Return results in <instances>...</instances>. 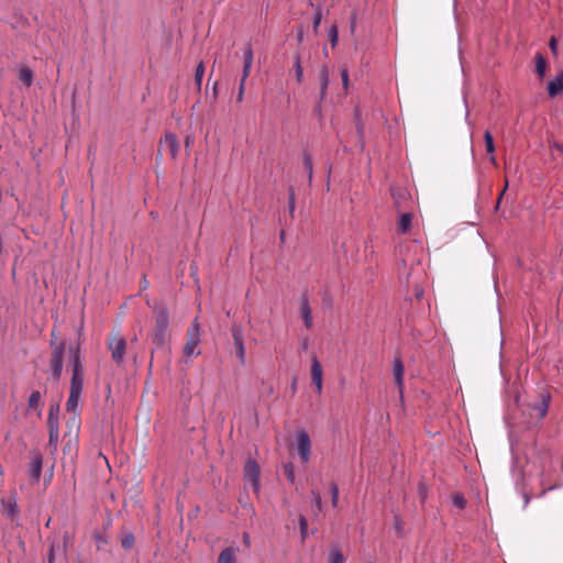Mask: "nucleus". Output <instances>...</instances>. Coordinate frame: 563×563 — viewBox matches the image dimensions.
I'll return each mask as SVG.
<instances>
[{
    "instance_id": "obj_1",
    "label": "nucleus",
    "mask_w": 563,
    "mask_h": 563,
    "mask_svg": "<svg viewBox=\"0 0 563 563\" xmlns=\"http://www.w3.org/2000/svg\"><path fill=\"white\" fill-rule=\"evenodd\" d=\"M154 323L152 340L157 346H163L167 340L169 324V312L164 305L154 307Z\"/></svg>"
},
{
    "instance_id": "obj_2",
    "label": "nucleus",
    "mask_w": 563,
    "mask_h": 563,
    "mask_svg": "<svg viewBox=\"0 0 563 563\" xmlns=\"http://www.w3.org/2000/svg\"><path fill=\"white\" fill-rule=\"evenodd\" d=\"M69 352L71 353L73 362L69 391L81 394L84 388L85 373L82 364L80 362L79 344H77L76 346H69Z\"/></svg>"
},
{
    "instance_id": "obj_3",
    "label": "nucleus",
    "mask_w": 563,
    "mask_h": 563,
    "mask_svg": "<svg viewBox=\"0 0 563 563\" xmlns=\"http://www.w3.org/2000/svg\"><path fill=\"white\" fill-rule=\"evenodd\" d=\"M108 349L111 352V358L113 362L121 365L126 352V341L118 330L110 332L108 338Z\"/></svg>"
},
{
    "instance_id": "obj_4",
    "label": "nucleus",
    "mask_w": 563,
    "mask_h": 563,
    "mask_svg": "<svg viewBox=\"0 0 563 563\" xmlns=\"http://www.w3.org/2000/svg\"><path fill=\"white\" fill-rule=\"evenodd\" d=\"M200 343V327L197 318L192 321V323L187 329V341L184 346V355L191 357L198 356L201 352L198 350V345Z\"/></svg>"
},
{
    "instance_id": "obj_5",
    "label": "nucleus",
    "mask_w": 563,
    "mask_h": 563,
    "mask_svg": "<svg viewBox=\"0 0 563 563\" xmlns=\"http://www.w3.org/2000/svg\"><path fill=\"white\" fill-rule=\"evenodd\" d=\"M53 345V351L51 355L49 366L52 371V375L55 379H59L63 372V358L65 352V343L60 342L58 344Z\"/></svg>"
},
{
    "instance_id": "obj_6",
    "label": "nucleus",
    "mask_w": 563,
    "mask_h": 563,
    "mask_svg": "<svg viewBox=\"0 0 563 563\" xmlns=\"http://www.w3.org/2000/svg\"><path fill=\"white\" fill-rule=\"evenodd\" d=\"M261 470L254 460H247L244 465V479L250 482L255 494L260 493Z\"/></svg>"
},
{
    "instance_id": "obj_7",
    "label": "nucleus",
    "mask_w": 563,
    "mask_h": 563,
    "mask_svg": "<svg viewBox=\"0 0 563 563\" xmlns=\"http://www.w3.org/2000/svg\"><path fill=\"white\" fill-rule=\"evenodd\" d=\"M297 451L302 463H308L311 455V441L307 431L300 430L297 433Z\"/></svg>"
},
{
    "instance_id": "obj_8",
    "label": "nucleus",
    "mask_w": 563,
    "mask_h": 563,
    "mask_svg": "<svg viewBox=\"0 0 563 563\" xmlns=\"http://www.w3.org/2000/svg\"><path fill=\"white\" fill-rule=\"evenodd\" d=\"M178 151L179 143L177 136L174 133H167L159 143V153L165 152L169 154L172 158H176Z\"/></svg>"
},
{
    "instance_id": "obj_9",
    "label": "nucleus",
    "mask_w": 563,
    "mask_h": 563,
    "mask_svg": "<svg viewBox=\"0 0 563 563\" xmlns=\"http://www.w3.org/2000/svg\"><path fill=\"white\" fill-rule=\"evenodd\" d=\"M43 466V456L40 452H33L29 465V475L33 482L37 483L41 477Z\"/></svg>"
},
{
    "instance_id": "obj_10",
    "label": "nucleus",
    "mask_w": 563,
    "mask_h": 563,
    "mask_svg": "<svg viewBox=\"0 0 563 563\" xmlns=\"http://www.w3.org/2000/svg\"><path fill=\"white\" fill-rule=\"evenodd\" d=\"M310 374H311L312 384L314 385L317 393L321 394V391H322V366L316 356H313L311 360Z\"/></svg>"
},
{
    "instance_id": "obj_11",
    "label": "nucleus",
    "mask_w": 563,
    "mask_h": 563,
    "mask_svg": "<svg viewBox=\"0 0 563 563\" xmlns=\"http://www.w3.org/2000/svg\"><path fill=\"white\" fill-rule=\"evenodd\" d=\"M393 372H394L395 383H396V385L398 386V389H399V395H400V397H402L405 367H404L402 361L399 357H396L394 360V369H393Z\"/></svg>"
},
{
    "instance_id": "obj_12",
    "label": "nucleus",
    "mask_w": 563,
    "mask_h": 563,
    "mask_svg": "<svg viewBox=\"0 0 563 563\" xmlns=\"http://www.w3.org/2000/svg\"><path fill=\"white\" fill-rule=\"evenodd\" d=\"M300 316L307 329L312 328V312L307 296H302L300 300Z\"/></svg>"
},
{
    "instance_id": "obj_13",
    "label": "nucleus",
    "mask_w": 563,
    "mask_h": 563,
    "mask_svg": "<svg viewBox=\"0 0 563 563\" xmlns=\"http://www.w3.org/2000/svg\"><path fill=\"white\" fill-rule=\"evenodd\" d=\"M563 92V74L558 75L554 79L550 80L548 84V93L551 97H555L556 95Z\"/></svg>"
},
{
    "instance_id": "obj_14",
    "label": "nucleus",
    "mask_w": 563,
    "mask_h": 563,
    "mask_svg": "<svg viewBox=\"0 0 563 563\" xmlns=\"http://www.w3.org/2000/svg\"><path fill=\"white\" fill-rule=\"evenodd\" d=\"M19 80L26 87H31L34 79V73L29 66H21L18 74Z\"/></svg>"
},
{
    "instance_id": "obj_15",
    "label": "nucleus",
    "mask_w": 563,
    "mask_h": 563,
    "mask_svg": "<svg viewBox=\"0 0 563 563\" xmlns=\"http://www.w3.org/2000/svg\"><path fill=\"white\" fill-rule=\"evenodd\" d=\"M549 400H550L549 396H543L542 400L539 404L533 406L532 415L539 419L543 418L547 415L548 409H549Z\"/></svg>"
},
{
    "instance_id": "obj_16",
    "label": "nucleus",
    "mask_w": 563,
    "mask_h": 563,
    "mask_svg": "<svg viewBox=\"0 0 563 563\" xmlns=\"http://www.w3.org/2000/svg\"><path fill=\"white\" fill-rule=\"evenodd\" d=\"M236 550L232 547L222 550L218 556V563H236Z\"/></svg>"
},
{
    "instance_id": "obj_17",
    "label": "nucleus",
    "mask_w": 563,
    "mask_h": 563,
    "mask_svg": "<svg viewBox=\"0 0 563 563\" xmlns=\"http://www.w3.org/2000/svg\"><path fill=\"white\" fill-rule=\"evenodd\" d=\"M41 401H42L41 393L38 390L32 391L30 395V398H29L27 407H29V409L37 410L38 416L42 415Z\"/></svg>"
},
{
    "instance_id": "obj_18",
    "label": "nucleus",
    "mask_w": 563,
    "mask_h": 563,
    "mask_svg": "<svg viewBox=\"0 0 563 563\" xmlns=\"http://www.w3.org/2000/svg\"><path fill=\"white\" fill-rule=\"evenodd\" d=\"M319 80L321 86L320 97L324 98L329 85V70L327 66H322L319 70Z\"/></svg>"
},
{
    "instance_id": "obj_19",
    "label": "nucleus",
    "mask_w": 563,
    "mask_h": 563,
    "mask_svg": "<svg viewBox=\"0 0 563 563\" xmlns=\"http://www.w3.org/2000/svg\"><path fill=\"white\" fill-rule=\"evenodd\" d=\"M80 395L81 394L69 391L66 402V410L68 413H77Z\"/></svg>"
},
{
    "instance_id": "obj_20",
    "label": "nucleus",
    "mask_w": 563,
    "mask_h": 563,
    "mask_svg": "<svg viewBox=\"0 0 563 563\" xmlns=\"http://www.w3.org/2000/svg\"><path fill=\"white\" fill-rule=\"evenodd\" d=\"M411 213H402L398 221L397 230L399 233H407L411 228Z\"/></svg>"
},
{
    "instance_id": "obj_21",
    "label": "nucleus",
    "mask_w": 563,
    "mask_h": 563,
    "mask_svg": "<svg viewBox=\"0 0 563 563\" xmlns=\"http://www.w3.org/2000/svg\"><path fill=\"white\" fill-rule=\"evenodd\" d=\"M547 66L548 64L545 58L541 53H538L536 55V71L541 78L545 75Z\"/></svg>"
},
{
    "instance_id": "obj_22",
    "label": "nucleus",
    "mask_w": 563,
    "mask_h": 563,
    "mask_svg": "<svg viewBox=\"0 0 563 563\" xmlns=\"http://www.w3.org/2000/svg\"><path fill=\"white\" fill-rule=\"evenodd\" d=\"M231 333L235 345L244 344L243 329L240 325L233 324L231 328Z\"/></svg>"
},
{
    "instance_id": "obj_23",
    "label": "nucleus",
    "mask_w": 563,
    "mask_h": 563,
    "mask_svg": "<svg viewBox=\"0 0 563 563\" xmlns=\"http://www.w3.org/2000/svg\"><path fill=\"white\" fill-rule=\"evenodd\" d=\"M303 167L308 173V180L311 183L313 174L312 157L308 152H303Z\"/></svg>"
},
{
    "instance_id": "obj_24",
    "label": "nucleus",
    "mask_w": 563,
    "mask_h": 563,
    "mask_svg": "<svg viewBox=\"0 0 563 563\" xmlns=\"http://www.w3.org/2000/svg\"><path fill=\"white\" fill-rule=\"evenodd\" d=\"M2 511L7 514L8 517H14L16 514V505L12 500H2Z\"/></svg>"
},
{
    "instance_id": "obj_25",
    "label": "nucleus",
    "mask_w": 563,
    "mask_h": 563,
    "mask_svg": "<svg viewBox=\"0 0 563 563\" xmlns=\"http://www.w3.org/2000/svg\"><path fill=\"white\" fill-rule=\"evenodd\" d=\"M203 75H205V66L202 63H199L196 68V71H195V81H196L198 91H200V89H201V81H202Z\"/></svg>"
},
{
    "instance_id": "obj_26",
    "label": "nucleus",
    "mask_w": 563,
    "mask_h": 563,
    "mask_svg": "<svg viewBox=\"0 0 563 563\" xmlns=\"http://www.w3.org/2000/svg\"><path fill=\"white\" fill-rule=\"evenodd\" d=\"M329 563H344V556L339 549L333 548L330 551Z\"/></svg>"
},
{
    "instance_id": "obj_27",
    "label": "nucleus",
    "mask_w": 563,
    "mask_h": 563,
    "mask_svg": "<svg viewBox=\"0 0 563 563\" xmlns=\"http://www.w3.org/2000/svg\"><path fill=\"white\" fill-rule=\"evenodd\" d=\"M484 141H485L486 152L488 154H494V152H495V144H494L493 135H492V133L489 131H486L484 133Z\"/></svg>"
},
{
    "instance_id": "obj_28",
    "label": "nucleus",
    "mask_w": 563,
    "mask_h": 563,
    "mask_svg": "<svg viewBox=\"0 0 563 563\" xmlns=\"http://www.w3.org/2000/svg\"><path fill=\"white\" fill-rule=\"evenodd\" d=\"M252 65L253 64V48L252 45L249 43L245 45L244 52H243V65Z\"/></svg>"
},
{
    "instance_id": "obj_29",
    "label": "nucleus",
    "mask_w": 563,
    "mask_h": 563,
    "mask_svg": "<svg viewBox=\"0 0 563 563\" xmlns=\"http://www.w3.org/2000/svg\"><path fill=\"white\" fill-rule=\"evenodd\" d=\"M58 435H59V429H48V445L53 446L54 450L57 448L58 442Z\"/></svg>"
},
{
    "instance_id": "obj_30",
    "label": "nucleus",
    "mask_w": 563,
    "mask_h": 563,
    "mask_svg": "<svg viewBox=\"0 0 563 563\" xmlns=\"http://www.w3.org/2000/svg\"><path fill=\"white\" fill-rule=\"evenodd\" d=\"M321 20H322L321 7L317 5L316 7V13H314V16H313V32H314V34H318Z\"/></svg>"
},
{
    "instance_id": "obj_31",
    "label": "nucleus",
    "mask_w": 563,
    "mask_h": 563,
    "mask_svg": "<svg viewBox=\"0 0 563 563\" xmlns=\"http://www.w3.org/2000/svg\"><path fill=\"white\" fill-rule=\"evenodd\" d=\"M294 68H295L297 81L301 82L302 81V76H303V70H302V67H301V64H300V58H299L298 55H296V57H295Z\"/></svg>"
},
{
    "instance_id": "obj_32",
    "label": "nucleus",
    "mask_w": 563,
    "mask_h": 563,
    "mask_svg": "<svg viewBox=\"0 0 563 563\" xmlns=\"http://www.w3.org/2000/svg\"><path fill=\"white\" fill-rule=\"evenodd\" d=\"M330 488H331V504L334 508H336L338 503H339V487L335 483H331Z\"/></svg>"
},
{
    "instance_id": "obj_33",
    "label": "nucleus",
    "mask_w": 563,
    "mask_h": 563,
    "mask_svg": "<svg viewBox=\"0 0 563 563\" xmlns=\"http://www.w3.org/2000/svg\"><path fill=\"white\" fill-rule=\"evenodd\" d=\"M452 503L456 508L463 509L466 505V499L461 494H455L452 497Z\"/></svg>"
},
{
    "instance_id": "obj_34",
    "label": "nucleus",
    "mask_w": 563,
    "mask_h": 563,
    "mask_svg": "<svg viewBox=\"0 0 563 563\" xmlns=\"http://www.w3.org/2000/svg\"><path fill=\"white\" fill-rule=\"evenodd\" d=\"M284 473L290 483L295 482V470L291 463L284 465Z\"/></svg>"
},
{
    "instance_id": "obj_35",
    "label": "nucleus",
    "mask_w": 563,
    "mask_h": 563,
    "mask_svg": "<svg viewBox=\"0 0 563 563\" xmlns=\"http://www.w3.org/2000/svg\"><path fill=\"white\" fill-rule=\"evenodd\" d=\"M235 354L242 365L245 364V345H235Z\"/></svg>"
},
{
    "instance_id": "obj_36",
    "label": "nucleus",
    "mask_w": 563,
    "mask_h": 563,
    "mask_svg": "<svg viewBox=\"0 0 563 563\" xmlns=\"http://www.w3.org/2000/svg\"><path fill=\"white\" fill-rule=\"evenodd\" d=\"M71 416L69 417L68 421H67V427L68 428H75V429H78L79 428V423H80V418L78 416V413H70Z\"/></svg>"
},
{
    "instance_id": "obj_37",
    "label": "nucleus",
    "mask_w": 563,
    "mask_h": 563,
    "mask_svg": "<svg viewBox=\"0 0 563 563\" xmlns=\"http://www.w3.org/2000/svg\"><path fill=\"white\" fill-rule=\"evenodd\" d=\"M134 544V537L132 534H126L121 540V545L125 550H130Z\"/></svg>"
},
{
    "instance_id": "obj_38",
    "label": "nucleus",
    "mask_w": 563,
    "mask_h": 563,
    "mask_svg": "<svg viewBox=\"0 0 563 563\" xmlns=\"http://www.w3.org/2000/svg\"><path fill=\"white\" fill-rule=\"evenodd\" d=\"M299 526H300L301 538L306 539L307 533H308V522L303 516L299 517Z\"/></svg>"
},
{
    "instance_id": "obj_39",
    "label": "nucleus",
    "mask_w": 563,
    "mask_h": 563,
    "mask_svg": "<svg viewBox=\"0 0 563 563\" xmlns=\"http://www.w3.org/2000/svg\"><path fill=\"white\" fill-rule=\"evenodd\" d=\"M550 461V455L548 452H543L540 456V467H541V471H540V474H543L545 472V468H547V465Z\"/></svg>"
},
{
    "instance_id": "obj_40",
    "label": "nucleus",
    "mask_w": 563,
    "mask_h": 563,
    "mask_svg": "<svg viewBox=\"0 0 563 563\" xmlns=\"http://www.w3.org/2000/svg\"><path fill=\"white\" fill-rule=\"evenodd\" d=\"M329 37L332 46H335L338 43V27L336 25H332L329 31Z\"/></svg>"
},
{
    "instance_id": "obj_41",
    "label": "nucleus",
    "mask_w": 563,
    "mask_h": 563,
    "mask_svg": "<svg viewBox=\"0 0 563 563\" xmlns=\"http://www.w3.org/2000/svg\"><path fill=\"white\" fill-rule=\"evenodd\" d=\"M312 496H313V501H314V506L316 508L321 511L322 510V498L320 496V494L316 490H312Z\"/></svg>"
},
{
    "instance_id": "obj_42",
    "label": "nucleus",
    "mask_w": 563,
    "mask_h": 563,
    "mask_svg": "<svg viewBox=\"0 0 563 563\" xmlns=\"http://www.w3.org/2000/svg\"><path fill=\"white\" fill-rule=\"evenodd\" d=\"M47 427L48 429H59L58 417H47Z\"/></svg>"
},
{
    "instance_id": "obj_43",
    "label": "nucleus",
    "mask_w": 563,
    "mask_h": 563,
    "mask_svg": "<svg viewBox=\"0 0 563 563\" xmlns=\"http://www.w3.org/2000/svg\"><path fill=\"white\" fill-rule=\"evenodd\" d=\"M244 91H245V82L240 81L238 97H236V101L238 102H242L243 101Z\"/></svg>"
},
{
    "instance_id": "obj_44",
    "label": "nucleus",
    "mask_w": 563,
    "mask_h": 563,
    "mask_svg": "<svg viewBox=\"0 0 563 563\" xmlns=\"http://www.w3.org/2000/svg\"><path fill=\"white\" fill-rule=\"evenodd\" d=\"M251 68H252V65H243V71H242V78H241V81L245 82L247 77L250 76L251 74Z\"/></svg>"
},
{
    "instance_id": "obj_45",
    "label": "nucleus",
    "mask_w": 563,
    "mask_h": 563,
    "mask_svg": "<svg viewBox=\"0 0 563 563\" xmlns=\"http://www.w3.org/2000/svg\"><path fill=\"white\" fill-rule=\"evenodd\" d=\"M295 203H296L295 192L291 189L290 194H289V212H290V214H292L295 211Z\"/></svg>"
},
{
    "instance_id": "obj_46",
    "label": "nucleus",
    "mask_w": 563,
    "mask_h": 563,
    "mask_svg": "<svg viewBox=\"0 0 563 563\" xmlns=\"http://www.w3.org/2000/svg\"><path fill=\"white\" fill-rule=\"evenodd\" d=\"M58 412H59V405L58 404H53L49 407L48 416L47 417H58Z\"/></svg>"
},
{
    "instance_id": "obj_47",
    "label": "nucleus",
    "mask_w": 563,
    "mask_h": 563,
    "mask_svg": "<svg viewBox=\"0 0 563 563\" xmlns=\"http://www.w3.org/2000/svg\"><path fill=\"white\" fill-rule=\"evenodd\" d=\"M341 77L344 88L346 89L349 86V73L346 68L341 69Z\"/></svg>"
},
{
    "instance_id": "obj_48",
    "label": "nucleus",
    "mask_w": 563,
    "mask_h": 563,
    "mask_svg": "<svg viewBox=\"0 0 563 563\" xmlns=\"http://www.w3.org/2000/svg\"><path fill=\"white\" fill-rule=\"evenodd\" d=\"M195 143V137L191 134L186 135L185 137V147L189 150Z\"/></svg>"
},
{
    "instance_id": "obj_49",
    "label": "nucleus",
    "mask_w": 563,
    "mask_h": 563,
    "mask_svg": "<svg viewBox=\"0 0 563 563\" xmlns=\"http://www.w3.org/2000/svg\"><path fill=\"white\" fill-rule=\"evenodd\" d=\"M550 48H551L552 52H554V53L556 52V40H555V37H552L550 40Z\"/></svg>"
},
{
    "instance_id": "obj_50",
    "label": "nucleus",
    "mask_w": 563,
    "mask_h": 563,
    "mask_svg": "<svg viewBox=\"0 0 563 563\" xmlns=\"http://www.w3.org/2000/svg\"><path fill=\"white\" fill-rule=\"evenodd\" d=\"M507 186H508V180H506L505 188L503 189V191L500 192V195H499V197H498L496 208H498V206H499V203H500V200H501V198H503V196H504V194H505V191H506V189H507Z\"/></svg>"
},
{
    "instance_id": "obj_51",
    "label": "nucleus",
    "mask_w": 563,
    "mask_h": 563,
    "mask_svg": "<svg viewBox=\"0 0 563 563\" xmlns=\"http://www.w3.org/2000/svg\"><path fill=\"white\" fill-rule=\"evenodd\" d=\"M47 561H48V563H54V548L53 547H51Z\"/></svg>"
},
{
    "instance_id": "obj_52",
    "label": "nucleus",
    "mask_w": 563,
    "mask_h": 563,
    "mask_svg": "<svg viewBox=\"0 0 563 563\" xmlns=\"http://www.w3.org/2000/svg\"><path fill=\"white\" fill-rule=\"evenodd\" d=\"M147 285H148L147 280L145 279V277H143V280L141 283L142 288H146Z\"/></svg>"
},
{
    "instance_id": "obj_53",
    "label": "nucleus",
    "mask_w": 563,
    "mask_h": 563,
    "mask_svg": "<svg viewBox=\"0 0 563 563\" xmlns=\"http://www.w3.org/2000/svg\"><path fill=\"white\" fill-rule=\"evenodd\" d=\"M217 86H218V84H217V82H214V86H213V97H214V98H217V93H218V91H217Z\"/></svg>"
},
{
    "instance_id": "obj_54",
    "label": "nucleus",
    "mask_w": 563,
    "mask_h": 563,
    "mask_svg": "<svg viewBox=\"0 0 563 563\" xmlns=\"http://www.w3.org/2000/svg\"><path fill=\"white\" fill-rule=\"evenodd\" d=\"M490 162L494 166H497L496 157L494 155L490 156Z\"/></svg>"
},
{
    "instance_id": "obj_55",
    "label": "nucleus",
    "mask_w": 563,
    "mask_h": 563,
    "mask_svg": "<svg viewBox=\"0 0 563 563\" xmlns=\"http://www.w3.org/2000/svg\"><path fill=\"white\" fill-rule=\"evenodd\" d=\"M243 538H244V542H245L246 544H249V541H250V537H249V534H247V533H244V537H243Z\"/></svg>"
},
{
    "instance_id": "obj_56",
    "label": "nucleus",
    "mask_w": 563,
    "mask_h": 563,
    "mask_svg": "<svg viewBox=\"0 0 563 563\" xmlns=\"http://www.w3.org/2000/svg\"><path fill=\"white\" fill-rule=\"evenodd\" d=\"M529 503V497L526 495L525 496V504L527 505Z\"/></svg>"
},
{
    "instance_id": "obj_57",
    "label": "nucleus",
    "mask_w": 563,
    "mask_h": 563,
    "mask_svg": "<svg viewBox=\"0 0 563 563\" xmlns=\"http://www.w3.org/2000/svg\"><path fill=\"white\" fill-rule=\"evenodd\" d=\"M302 347H303V349H307V341H305V342L302 343Z\"/></svg>"
},
{
    "instance_id": "obj_58",
    "label": "nucleus",
    "mask_w": 563,
    "mask_h": 563,
    "mask_svg": "<svg viewBox=\"0 0 563 563\" xmlns=\"http://www.w3.org/2000/svg\"><path fill=\"white\" fill-rule=\"evenodd\" d=\"M309 4H310L311 7H314V4H313V0H309Z\"/></svg>"
}]
</instances>
